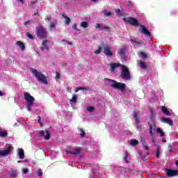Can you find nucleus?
<instances>
[{
	"mask_svg": "<svg viewBox=\"0 0 178 178\" xmlns=\"http://www.w3.org/2000/svg\"><path fill=\"white\" fill-rule=\"evenodd\" d=\"M38 122H39V123H40V122L41 121V117L40 116H38Z\"/></svg>",
	"mask_w": 178,
	"mask_h": 178,
	"instance_id": "63",
	"label": "nucleus"
},
{
	"mask_svg": "<svg viewBox=\"0 0 178 178\" xmlns=\"http://www.w3.org/2000/svg\"><path fill=\"white\" fill-rule=\"evenodd\" d=\"M81 152V149L80 148H76L73 152H70L69 150L66 151L67 154H70L71 155H79V154H80Z\"/></svg>",
	"mask_w": 178,
	"mask_h": 178,
	"instance_id": "15",
	"label": "nucleus"
},
{
	"mask_svg": "<svg viewBox=\"0 0 178 178\" xmlns=\"http://www.w3.org/2000/svg\"><path fill=\"white\" fill-rule=\"evenodd\" d=\"M72 29H74V30H79L77 29V24H74L72 26Z\"/></svg>",
	"mask_w": 178,
	"mask_h": 178,
	"instance_id": "49",
	"label": "nucleus"
},
{
	"mask_svg": "<svg viewBox=\"0 0 178 178\" xmlns=\"http://www.w3.org/2000/svg\"><path fill=\"white\" fill-rule=\"evenodd\" d=\"M139 56L143 59V60H145L147 58H148V56L144 53L143 51H141L140 54H139Z\"/></svg>",
	"mask_w": 178,
	"mask_h": 178,
	"instance_id": "24",
	"label": "nucleus"
},
{
	"mask_svg": "<svg viewBox=\"0 0 178 178\" xmlns=\"http://www.w3.org/2000/svg\"><path fill=\"white\" fill-rule=\"evenodd\" d=\"M131 144L134 147H136V145H138V141L136 139H132L131 140Z\"/></svg>",
	"mask_w": 178,
	"mask_h": 178,
	"instance_id": "27",
	"label": "nucleus"
},
{
	"mask_svg": "<svg viewBox=\"0 0 178 178\" xmlns=\"http://www.w3.org/2000/svg\"><path fill=\"white\" fill-rule=\"evenodd\" d=\"M16 45L19 47L22 51H24L26 49V45L22 41H17Z\"/></svg>",
	"mask_w": 178,
	"mask_h": 178,
	"instance_id": "18",
	"label": "nucleus"
},
{
	"mask_svg": "<svg viewBox=\"0 0 178 178\" xmlns=\"http://www.w3.org/2000/svg\"><path fill=\"white\" fill-rule=\"evenodd\" d=\"M0 137H1L2 138H5L8 137V131L6 130L5 131L0 130Z\"/></svg>",
	"mask_w": 178,
	"mask_h": 178,
	"instance_id": "23",
	"label": "nucleus"
},
{
	"mask_svg": "<svg viewBox=\"0 0 178 178\" xmlns=\"http://www.w3.org/2000/svg\"><path fill=\"white\" fill-rule=\"evenodd\" d=\"M36 35L40 39L47 38L48 31H47V29L44 28V26H39L36 27Z\"/></svg>",
	"mask_w": 178,
	"mask_h": 178,
	"instance_id": "3",
	"label": "nucleus"
},
{
	"mask_svg": "<svg viewBox=\"0 0 178 178\" xmlns=\"http://www.w3.org/2000/svg\"><path fill=\"white\" fill-rule=\"evenodd\" d=\"M79 131L81 132V137H84L86 136V132L84 131V130H83V129H79Z\"/></svg>",
	"mask_w": 178,
	"mask_h": 178,
	"instance_id": "34",
	"label": "nucleus"
},
{
	"mask_svg": "<svg viewBox=\"0 0 178 178\" xmlns=\"http://www.w3.org/2000/svg\"><path fill=\"white\" fill-rule=\"evenodd\" d=\"M161 122H163V123H167V124H170V126H173V121L169 118L163 117L161 118Z\"/></svg>",
	"mask_w": 178,
	"mask_h": 178,
	"instance_id": "16",
	"label": "nucleus"
},
{
	"mask_svg": "<svg viewBox=\"0 0 178 178\" xmlns=\"http://www.w3.org/2000/svg\"><path fill=\"white\" fill-rule=\"evenodd\" d=\"M50 29H55V23H54V22H51V24H50Z\"/></svg>",
	"mask_w": 178,
	"mask_h": 178,
	"instance_id": "46",
	"label": "nucleus"
},
{
	"mask_svg": "<svg viewBox=\"0 0 178 178\" xmlns=\"http://www.w3.org/2000/svg\"><path fill=\"white\" fill-rule=\"evenodd\" d=\"M95 110V108L92 107V106H88L87 108V111H88V112H92L93 111Z\"/></svg>",
	"mask_w": 178,
	"mask_h": 178,
	"instance_id": "37",
	"label": "nucleus"
},
{
	"mask_svg": "<svg viewBox=\"0 0 178 178\" xmlns=\"http://www.w3.org/2000/svg\"><path fill=\"white\" fill-rule=\"evenodd\" d=\"M79 91H80V89H79V88H76L75 92H79Z\"/></svg>",
	"mask_w": 178,
	"mask_h": 178,
	"instance_id": "58",
	"label": "nucleus"
},
{
	"mask_svg": "<svg viewBox=\"0 0 178 178\" xmlns=\"http://www.w3.org/2000/svg\"><path fill=\"white\" fill-rule=\"evenodd\" d=\"M79 91H87V88L86 87H79Z\"/></svg>",
	"mask_w": 178,
	"mask_h": 178,
	"instance_id": "39",
	"label": "nucleus"
},
{
	"mask_svg": "<svg viewBox=\"0 0 178 178\" xmlns=\"http://www.w3.org/2000/svg\"><path fill=\"white\" fill-rule=\"evenodd\" d=\"M168 149L170 152H173L172 145H168Z\"/></svg>",
	"mask_w": 178,
	"mask_h": 178,
	"instance_id": "43",
	"label": "nucleus"
},
{
	"mask_svg": "<svg viewBox=\"0 0 178 178\" xmlns=\"http://www.w3.org/2000/svg\"><path fill=\"white\" fill-rule=\"evenodd\" d=\"M149 134H150L152 138H154V137H155V136H154V133L152 132V131H149Z\"/></svg>",
	"mask_w": 178,
	"mask_h": 178,
	"instance_id": "54",
	"label": "nucleus"
},
{
	"mask_svg": "<svg viewBox=\"0 0 178 178\" xmlns=\"http://www.w3.org/2000/svg\"><path fill=\"white\" fill-rule=\"evenodd\" d=\"M61 42H66V43H65V45H66V44H68V45H71V46L73 45V43L72 42H69L65 39L62 40Z\"/></svg>",
	"mask_w": 178,
	"mask_h": 178,
	"instance_id": "33",
	"label": "nucleus"
},
{
	"mask_svg": "<svg viewBox=\"0 0 178 178\" xmlns=\"http://www.w3.org/2000/svg\"><path fill=\"white\" fill-rule=\"evenodd\" d=\"M59 79H60V74H59V72H56V80H59Z\"/></svg>",
	"mask_w": 178,
	"mask_h": 178,
	"instance_id": "41",
	"label": "nucleus"
},
{
	"mask_svg": "<svg viewBox=\"0 0 178 178\" xmlns=\"http://www.w3.org/2000/svg\"><path fill=\"white\" fill-rule=\"evenodd\" d=\"M115 12L117 13V15H120L121 11L120 9H118V10H115Z\"/></svg>",
	"mask_w": 178,
	"mask_h": 178,
	"instance_id": "55",
	"label": "nucleus"
},
{
	"mask_svg": "<svg viewBox=\"0 0 178 178\" xmlns=\"http://www.w3.org/2000/svg\"><path fill=\"white\" fill-rule=\"evenodd\" d=\"M29 23H30V20H28V21L25 22L24 25L27 26V24H29Z\"/></svg>",
	"mask_w": 178,
	"mask_h": 178,
	"instance_id": "57",
	"label": "nucleus"
},
{
	"mask_svg": "<svg viewBox=\"0 0 178 178\" xmlns=\"http://www.w3.org/2000/svg\"><path fill=\"white\" fill-rule=\"evenodd\" d=\"M139 31L141 33V34L146 35V37H151V32L148 31V29H147L144 25H140Z\"/></svg>",
	"mask_w": 178,
	"mask_h": 178,
	"instance_id": "8",
	"label": "nucleus"
},
{
	"mask_svg": "<svg viewBox=\"0 0 178 178\" xmlns=\"http://www.w3.org/2000/svg\"><path fill=\"white\" fill-rule=\"evenodd\" d=\"M39 134L40 137H44V140H49V138H51V134H49V131L48 129H46V136L44 130L40 131Z\"/></svg>",
	"mask_w": 178,
	"mask_h": 178,
	"instance_id": "10",
	"label": "nucleus"
},
{
	"mask_svg": "<svg viewBox=\"0 0 178 178\" xmlns=\"http://www.w3.org/2000/svg\"><path fill=\"white\" fill-rule=\"evenodd\" d=\"M31 73L37 79L38 81L42 83V84L48 85V81L47 80V76L44 74L38 72L37 70H31Z\"/></svg>",
	"mask_w": 178,
	"mask_h": 178,
	"instance_id": "2",
	"label": "nucleus"
},
{
	"mask_svg": "<svg viewBox=\"0 0 178 178\" xmlns=\"http://www.w3.org/2000/svg\"><path fill=\"white\" fill-rule=\"evenodd\" d=\"M143 147L145 148V149H146L147 151H148V149H149V148L148 147V146L143 145Z\"/></svg>",
	"mask_w": 178,
	"mask_h": 178,
	"instance_id": "56",
	"label": "nucleus"
},
{
	"mask_svg": "<svg viewBox=\"0 0 178 178\" xmlns=\"http://www.w3.org/2000/svg\"><path fill=\"white\" fill-rule=\"evenodd\" d=\"M125 156L124 157V161L127 162V158H129V154H127V151H125Z\"/></svg>",
	"mask_w": 178,
	"mask_h": 178,
	"instance_id": "40",
	"label": "nucleus"
},
{
	"mask_svg": "<svg viewBox=\"0 0 178 178\" xmlns=\"http://www.w3.org/2000/svg\"><path fill=\"white\" fill-rule=\"evenodd\" d=\"M18 155L20 159H24V150H23V149H19L18 151Z\"/></svg>",
	"mask_w": 178,
	"mask_h": 178,
	"instance_id": "22",
	"label": "nucleus"
},
{
	"mask_svg": "<svg viewBox=\"0 0 178 178\" xmlns=\"http://www.w3.org/2000/svg\"><path fill=\"white\" fill-rule=\"evenodd\" d=\"M11 176H12V177H16V176H17L16 172H15V171L13 172Z\"/></svg>",
	"mask_w": 178,
	"mask_h": 178,
	"instance_id": "51",
	"label": "nucleus"
},
{
	"mask_svg": "<svg viewBox=\"0 0 178 178\" xmlns=\"http://www.w3.org/2000/svg\"><path fill=\"white\" fill-rule=\"evenodd\" d=\"M12 149H13V147L9 145L6 150H0V158H2V156H6V155H9V154H10V152H12Z\"/></svg>",
	"mask_w": 178,
	"mask_h": 178,
	"instance_id": "9",
	"label": "nucleus"
},
{
	"mask_svg": "<svg viewBox=\"0 0 178 178\" xmlns=\"http://www.w3.org/2000/svg\"><path fill=\"white\" fill-rule=\"evenodd\" d=\"M81 27H83V29H87L88 27V22H82L81 23Z\"/></svg>",
	"mask_w": 178,
	"mask_h": 178,
	"instance_id": "28",
	"label": "nucleus"
},
{
	"mask_svg": "<svg viewBox=\"0 0 178 178\" xmlns=\"http://www.w3.org/2000/svg\"><path fill=\"white\" fill-rule=\"evenodd\" d=\"M166 176L168 177H173L175 176H178V170H172V169H167L165 170Z\"/></svg>",
	"mask_w": 178,
	"mask_h": 178,
	"instance_id": "7",
	"label": "nucleus"
},
{
	"mask_svg": "<svg viewBox=\"0 0 178 178\" xmlns=\"http://www.w3.org/2000/svg\"><path fill=\"white\" fill-rule=\"evenodd\" d=\"M120 77L122 80H131V75L130 74V70L126 65H122V70L120 73Z\"/></svg>",
	"mask_w": 178,
	"mask_h": 178,
	"instance_id": "4",
	"label": "nucleus"
},
{
	"mask_svg": "<svg viewBox=\"0 0 178 178\" xmlns=\"http://www.w3.org/2000/svg\"><path fill=\"white\" fill-rule=\"evenodd\" d=\"M18 2H20L21 3H24V0H17Z\"/></svg>",
	"mask_w": 178,
	"mask_h": 178,
	"instance_id": "60",
	"label": "nucleus"
},
{
	"mask_svg": "<svg viewBox=\"0 0 178 178\" xmlns=\"http://www.w3.org/2000/svg\"><path fill=\"white\" fill-rule=\"evenodd\" d=\"M24 99L26 101L27 104H34V101H35V99L34 97L31 96L30 93L25 92L24 94Z\"/></svg>",
	"mask_w": 178,
	"mask_h": 178,
	"instance_id": "6",
	"label": "nucleus"
},
{
	"mask_svg": "<svg viewBox=\"0 0 178 178\" xmlns=\"http://www.w3.org/2000/svg\"><path fill=\"white\" fill-rule=\"evenodd\" d=\"M156 132L160 133V137H165V133L161 129V128H157Z\"/></svg>",
	"mask_w": 178,
	"mask_h": 178,
	"instance_id": "26",
	"label": "nucleus"
},
{
	"mask_svg": "<svg viewBox=\"0 0 178 178\" xmlns=\"http://www.w3.org/2000/svg\"><path fill=\"white\" fill-rule=\"evenodd\" d=\"M133 116L136 120V123H137V124H138V123H140V119H138V113H137V111H134L133 112Z\"/></svg>",
	"mask_w": 178,
	"mask_h": 178,
	"instance_id": "20",
	"label": "nucleus"
},
{
	"mask_svg": "<svg viewBox=\"0 0 178 178\" xmlns=\"http://www.w3.org/2000/svg\"><path fill=\"white\" fill-rule=\"evenodd\" d=\"M104 15H105V16H111V15H112V13H110V12H106V13H104Z\"/></svg>",
	"mask_w": 178,
	"mask_h": 178,
	"instance_id": "52",
	"label": "nucleus"
},
{
	"mask_svg": "<svg viewBox=\"0 0 178 178\" xmlns=\"http://www.w3.org/2000/svg\"><path fill=\"white\" fill-rule=\"evenodd\" d=\"M162 143H166V139H165V138H163V139H162Z\"/></svg>",
	"mask_w": 178,
	"mask_h": 178,
	"instance_id": "62",
	"label": "nucleus"
},
{
	"mask_svg": "<svg viewBox=\"0 0 178 178\" xmlns=\"http://www.w3.org/2000/svg\"><path fill=\"white\" fill-rule=\"evenodd\" d=\"M150 121L152 122L153 126H155V120H154V118H150Z\"/></svg>",
	"mask_w": 178,
	"mask_h": 178,
	"instance_id": "53",
	"label": "nucleus"
},
{
	"mask_svg": "<svg viewBox=\"0 0 178 178\" xmlns=\"http://www.w3.org/2000/svg\"><path fill=\"white\" fill-rule=\"evenodd\" d=\"M102 48L101 47H99L98 48V49H97L95 51V54H96V55H99V54H101V51H102Z\"/></svg>",
	"mask_w": 178,
	"mask_h": 178,
	"instance_id": "36",
	"label": "nucleus"
},
{
	"mask_svg": "<svg viewBox=\"0 0 178 178\" xmlns=\"http://www.w3.org/2000/svg\"><path fill=\"white\" fill-rule=\"evenodd\" d=\"M64 18L65 19V21L64 22L65 24H70V18L67 16H64Z\"/></svg>",
	"mask_w": 178,
	"mask_h": 178,
	"instance_id": "29",
	"label": "nucleus"
},
{
	"mask_svg": "<svg viewBox=\"0 0 178 178\" xmlns=\"http://www.w3.org/2000/svg\"><path fill=\"white\" fill-rule=\"evenodd\" d=\"M33 15L34 16H39V13H38V9H36L35 11H34V13H33Z\"/></svg>",
	"mask_w": 178,
	"mask_h": 178,
	"instance_id": "44",
	"label": "nucleus"
},
{
	"mask_svg": "<svg viewBox=\"0 0 178 178\" xmlns=\"http://www.w3.org/2000/svg\"><path fill=\"white\" fill-rule=\"evenodd\" d=\"M26 36L29 38V40H34V36H33V35L30 34L29 32L26 33Z\"/></svg>",
	"mask_w": 178,
	"mask_h": 178,
	"instance_id": "30",
	"label": "nucleus"
},
{
	"mask_svg": "<svg viewBox=\"0 0 178 178\" xmlns=\"http://www.w3.org/2000/svg\"><path fill=\"white\" fill-rule=\"evenodd\" d=\"M33 105H34V104L27 103V104H26L27 110L31 111V106H33Z\"/></svg>",
	"mask_w": 178,
	"mask_h": 178,
	"instance_id": "32",
	"label": "nucleus"
},
{
	"mask_svg": "<svg viewBox=\"0 0 178 178\" xmlns=\"http://www.w3.org/2000/svg\"><path fill=\"white\" fill-rule=\"evenodd\" d=\"M97 29H102V24H96V26H95Z\"/></svg>",
	"mask_w": 178,
	"mask_h": 178,
	"instance_id": "45",
	"label": "nucleus"
},
{
	"mask_svg": "<svg viewBox=\"0 0 178 178\" xmlns=\"http://www.w3.org/2000/svg\"><path fill=\"white\" fill-rule=\"evenodd\" d=\"M131 42L135 47H141V45H144V41L143 40H131Z\"/></svg>",
	"mask_w": 178,
	"mask_h": 178,
	"instance_id": "13",
	"label": "nucleus"
},
{
	"mask_svg": "<svg viewBox=\"0 0 178 178\" xmlns=\"http://www.w3.org/2000/svg\"><path fill=\"white\" fill-rule=\"evenodd\" d=\"M101 30L108 32L110 30L109 26H102Z\"/></svg>",
	"mask_w": 178,
	"mask_h": 178,
	"instance_id": "35",
	"label": "nucleus"
},
{
	"mask_svg": "<svg viewBox=\"0 0 178 178\" xmlns=\"http://www.w3.org/2000/svg\"><path fill=\"white\" fill-rule=\"evenodd\" d=\"M103 50L106 56H113V53L112 52V51H111V47H109V46H104Z\"/></svg>",
	"mask_w": 178,
	"mask_h": 178,
	"instance_id": "11",
	"label": "nucleus"
},
{
	"mask_svg": "<svg viewBox=\"0 0 178 178\" xmlns=\"http://www.w3.org/2000/svg\"><path fill=\"white\" fill-rule=\"evenodd\" d=\"M70 102H73L74 104L77 102V95L76 94L72 95V97L70 99Z\"/></svg>",
	"mask_w": 178,
	"mask_h": 178,
	"instance_id": "25",
	"label": "nucleus"
},
{
	"mask_svg": "<svg viewBox=\"0 0 178 178\" xmlns=\"http://www.w3.org/2000/svg\"><path fill=\"white\" fill-rule=\"evenodd\" d=\"M0 97H3V92L2 91H0Z\"/></svg>",
	"mask_w": 178,
	"mask_h": 178,
	"instance_id": "61",
	"label": "nucleus"
},
{
	"mask_svg": "<svg viewBox=\"0 0 178 178\" xmlns=\"http://www.w3.org/2000/svg\"><path fill=\"white\" fill-rule=\"evenodd\" d=\"M153 144H155V137L152 138Z\"/></svg>",
	"mask_w": 178,
	"mask_h": 178,
	"instance_id": "59",
	"label": "nucleus"
},
{
	"mask_svg": "<svg viewBox=\"0 0 178 178\" xmlns=\"http://www.w3.org/2000/svg\"><path fill=\"white\" fill-rule=\"evenodd\" d=\"M126 47H124L123 48L120 49L118 51L119 55L121 56L122 58L124 56L125 59L127 58V56H126Z\"/></svg>",
	"mask_w": 178,
	"mask_h": 178,
	"instance_id": "14",
	"label": "nucleus"
},
{
	"mask_svg": "<svg viewBox=\"0 0 178 178\" xmlns=\"http://www.w3.org/2000/svg\"><path fill=\"white\" fill-rule=\"evenodd\" d=\"M138 65L140 66V69L146 70L147 69V63L144 61H141V60H138Z\"/></svg>",
	"mask_w": 178,
	"mask_h": 178,
	"instance_id": "17",
	"label": "nucleus"
},
{
	"mask_svg": "<svg viewBox=\"0 0 178 178\" xmlns=\"http://www.w3.org/2000/svg\"><path fill=\"white\" fill-rule=\"evenodd\" d=\"M123 20L124 22H126V23H128V24L134 26V27H140V23L138 22V20H137L136 18H134L133 17H124Z\"/></svg>",
	"mask_w": 178,
	"mask_h": 178,
	"instance_id": "5",
	"label": "nucleus"
},
{
	"mask_svg": "<svg viewBox=\"0 0 178 178\" xmlns=\"http://www.w3.org/2000/svg\"><path fill=\"white\" fill-rule=\"evenodd\" d=\"M40 49L42 50V51H48V49H49V47H48V44H47V45H42V47H40Z\"/></svg>",
	"mask_w": 178,
	"mask_h": 178,
	"instance_id": "31",
	"label": "nucleus"
},
{
	"mask_svg": "<svg viewBox=\"0 0 178 178\" xmlns=\"http://www.w3.org/2000/svg\"><path fill=\"white\" fill-rule=\"evenodd\" d=\"M22 172L24 175H27V173H29V169H26V168H24L22 170Z\"/></svg>",
	"mask_w": 178,
	"mask_h": 178,
	"instance_id": "42",
	"label": "nucleus"
},
{
	"mask_svg": "<svg viewBox=\"0 0 178 178\" xmlns=\"http://www.w3.org/2000/svg\"><path fill=\"white\" fill-rule=\"evenodd\" d=\"M42 45H48V40H44L42 42Z\"/></svg>",
	"mask_w": 178,
	"mask_h": 178,
	"instance_id": "48",
	"label": "nucleus"
},
{
	"mask_svg": "<svg viewBox=\"0 0 178 178\" xmlns=\"http://www.w3.org/2000/svg\"><path fill=\"white\" fill-rule=\"evenodd\" d=\"M175 165H176V166L178 167V161H175Z\"/></svg>",
	"mask_w": 178,
	"mask_h": 178,
	"instance_id": "64",
	"label": "nucleus"
},
{
	"mask_svg": "<svg viewBox=\"0 0 178 178\" xmlns=\"http://www.w3.org/2000/svg\"><path fill=\"white\" fill-rule=\"evenodd\" d=\"M149 124V131H152V124Z\"/></svg>",
	"mask_w": 178,
	"mask_h": 178,
	"instance_id": "50",
	"label": "nucleus"
},
{
	"mask_svg": "<svg viewBox=\"0 0 178 178\" xmlns=\"http://www.w3.org/2000/svg\"><path fill=\"white\" fill-rule=\"evenodd\" d=\"M156 156L157 158H159V147L157 148Z\"/></svg>",
	"mask_w": 178,
	"mask_h": 178,
	"instance_id": "47",
	"label": "nucleus"
},
{
	"mask_svg": "<svg viewBox=\"0 0 178 178\" xmlns=\"http://www.w3.org/2000/svg\"><path fill=\"white\" fill-rule=\"evenodd\" d=\"M37 3H38V1H37V0L31 1L30 5H29V8H32L33 9H35V8H37Z\"/></svg>",
	"mask_w": 178,
	"mask_h": 178,
	"instance_id": "21",
	"label": "nucleus"
},
{
	"mask_svg": "<svg viewBox=\"0 0 178 178\" xmlns=\"http://www.w3.org/2000/svg\"><path fill=\"white\" fill-rule=\"evenodd\" d=\"M110 66H111L112 73H115V69H118V67L122 68V66H124V65L119 63H113L110 64Z\"/></svg>",
	"mask_w": 178,
	"mask_h": 178,
	"instance_id": "12",
	"label": "nucleus"
},
{
	"mask_svg": "<svg viewBox=\"0 0 178 178\" xmlns=\"http://www.w3.org/2000/svg\"><path fill=\"white\" fill-rule=\"evenodd\" d=\"M37 175H38V176H39V177L42 176V171L41 170V169H39V170L37 171Z\"/></svg>",
	"mask_w": 178,
	"mask_h": 178,
	"instance_id": "38",
	"label": "nucleus"
},
{
	"mask_svg": "<svg viewBox=\"0 0 178 178\" xmlns=\"http://www.w3.org/2000/svg\"><path fill=\"white\" fill-rule=\"evenodd\" d=\"M161 111H162L163 113H164L167 116H170V115H172V114H170V112L169 111V110H168V108L164 106H163L161 107Z\"/></svg>",
	"mask_w": 178,
	"mask_h": 178,
	"instance_id": "19",
	"label": "nucleus"
},
{
	"mask_svg": "<svg viewBox=\"0 0 178 178\" xmlns=\"http://www.w3.org/2000/svg\"><path fill=\"white\" fill-rule=\"evenodd\" d=\"M104 81H109V83H113L111 87L115 88V90H118L122 92V94H124V91H126V85L122 82H118L115 79H111L109 78H104Z\"/></svg>",
	"mask_w": 178,
	"mask_h": 178,
	"instance_id": "1",
	"label": "nucleus"
}]
</instances>
